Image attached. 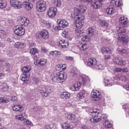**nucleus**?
<instances>
[{"label":"nucleus","mask_w":129,"mask_h":129,"mask_svg":"<svg viewBox=\"0 0 129 129\" xmlns=\"http://www.w3.org/2000/svg\"><path fill=\"white\" fill-rule=\"evenodd\" d=\"M62 128L63 129H72L74 126L70 124H68V122H64L62 124Z\"/></svg>","instance_id":"72a5a7b5"},{"label":"nucleus","mask_w":129,"mask_h":129,"mask_svg":"<svg viewBox=\"0 0 129 129\" xmlns=\"http://www.w3.org/2000/svg\"><path fill=\"white\" fill-rule=\"evenodd\" d=\"M90 115H92V117L90 119L91 122H98L100 121L102 119H104L105 121H107L108 120L107 119V115L106 114H103L101 115V117L99 116L100 114V112L94 111H90Z\"/></svg>","instance_id":"f03ea898"},{"label":"nucleus","mask_w":129,"mask_h":129,"mask_svg":"<svg viewBox=\"0 0 129 129\" xmlns=\"http://www.w3.org/2000/svg\"><path fill=\"white\" fill-rule=\"evenodd\" d=\"M8 87V85L5 82H0V89H5Z\"/></svg>","instance_id":"c03bdc74"},{"label":"nucleus","mask_w":129,"mask_h":129,"mask_svg":"<svg viewBox=\"0 0 129 129\" xmlns=\"http://www.w3.org/2000/svg\"><path fill=\"white\" fill-rule=\"evenodd\" d=\"M40 59H35L34 60V64L35 65H39L40 64Z\"/></svg>","instance_id":"bf43d9fd"},{"label":"nucleus","mask_w":129,"mask_h":129,"mask_svg":"<svg viewBox=\"0 0 129 129\" xmlns=\"http://www.w3.org/2000/svg\"><path fill=\"white\" fill-rule=\"evenodd\" d=\"M42 23L44 24V25H47L48 27H50V28L51 26H52V24H51V22H50L49 21L43 20Z\"/></svg>","instance_id":"603ef678"},{"label":"nucleus","mask_w":129,"mask_h":129,"mask_svg":"<svg viewBox=\"0 0 129 129\" xmlns=\"http://www.w3.org/2000/svg\"><path fill=\"white\" fill-rule=\"evenodd\" d=\"M14 47L17 49H24L26 47V43L24 42H16L14 44Z\"/></svg>","instance_id":"b1692460"},{"label":"nucleus","mask_w":129,"mask_h":129,"mask_svg":"<svg viewBox=\"0 0 129 129\" xmlns=\"http://www.w3.org/2000/svg\"><path fill=\"white\" fill-rule=\"evenodd\" d=\"M102 53H104V54H112V51L108 47H103L101 49Z\"/></svg>","instance_id":"c756f323"},{"label":"nucleus","mask_w":129,"mask_h":129,"mask_svg":"<svg viewBox=\"0 0 129 129\" xmlns=\"http://www.w3.org/2000/svg\"><path fill=\"white\" fill-rule=\"evenodd\" d=\"M113 71L115 72H121L122 73H126L128 71V69L127 68H124L123 69L115 68L113 69Z\"/></svg>","instance_id":"393cba45"},{"label":"nucleus","mask_w":129,"mask_h":129,"mask_svg":"<svg viewBox=\"0 0 129 129\" xmlns=\"http://www.w3.org/2000/svg\"><path fill=\"white\" fill-rule=\"evenodd\" d=\"M17 20L21 26H28V24H30V20L29 19L25 17H19L17 18Z\"/></svg>","instance_id":"1a4fd4ad"},{"label":"nucleus","mask_w":129,"mask_h":129,"mask_svg":"<svg viewBox=\"0 0 129 129\" xmlns=\"http://www.w3.org/2000/svg\"><path fill=\"white\" fill-rule=\"evenodd\" d=\"M104 1L105 0H95V2H93L91 3V7L95 10H96V9H99V8L102 6V4Z\"/></svg>","instance_id":"9b49d317"},{"label":"nucleus","mask_w":129,"mask_h":129,"mask_svg":"<svg viewBox=\"0 0 129 129\" xmlns=\"http://www.w3.org/2000/svg\"><path fill=\"white\" fill-rule=\"evenodd\" d=\"M0 102H6L7 103L8 102H10V100L7 98H4L3 97L0 98Z\"/></svg>","instance_id":"3c124183"},{"label":"nucleus","mask_w":129,"mask_h":129,"mask_svg":"<svg viewBox=\"0 0 129 129\" xmlns=\"http://www.w3.org/2000/svg\"><path fill=\"white\" fill-rule=\"evenodd\" d=\"M58 77V80L60 83L64 82L66 79H67V76L65 75V73L60 72L57 74Z\"/></svg>","instance_id":"f3484780"},{"label":"nucleus","mask_w":129,"mask_h":129,"mask_svg":"<svg viewBox=\"0 0 129 129\" xmlns=\"http://www.w3.org/2000/svg\"><path fill=\"white\" fill-rule=\"evenodd\" d=\"M65 116L69 120H72V121L75 120L76 119V116L74 114L67 113L65 114Z\"/></svg>","instance_id":"5701e85b"},{"label":"nucleus","mask_w":129,"mask_h":129,"mask_svg":"<svg viewBox=\"0 0 129 129\" xmlns=\"http://www.w3.org/2000/svg\"><path fill=\"white\" fill-rule=\"evenodd\" d=\"M49 54L50 55H52V56H56V55H57V56H60V55H61V52L60 51L55 50L50 51Z\"/></svg>","instance_id":"79ce46f5"},{"label":"nucleus","mask_w":129,"mask_h":129,"mask_svg":"<svg viewBox=\"0 0 129 129\" xmlns=\"http://www.w3.org/2000/svg\"><path fill=\"white\" fill-rule=\"evenodd\" d=\"M86 10H87V8L84 5H81L78 8L74 9L75 13L72 17L76 21L75 25L78 30L81 29L84 25V19L85 18L81 14H84L86 12Z\"/></svg>","instance_id":"f257e3e1"},{"label":"nucleus","mask_w":129,"mask_h":129,"mask_svg":"<svg viewBox=\"0 0 129 129\" xmlns=\"http://www.w3.org/2000/svg\"><path fill=\"white\" fill-rule=\"evenodd\" d=\"M124 88H125V89H126V90H129V83H128L127 84L125 85L124 86Z\"/></svg>","instance_id":"69168bd1"},{"label":"nucleus","mask_w":129,"mask_h":129,"mask_svg":"<svg viewBox=\"0 0 129 129\" xmlns=\"http://www.w3.org/2000/svg\"><path fill=\"white\" fill-rule=\"evenodd\" d=\"M57 23V24L56 26H55V25L53 26L54 29L56 30H63L64 28H66V27H68V26H69V24L65 20L58 19Z\"/></svg>","instance_id":"20e7f679"},{"label":"nucleus","mask_w":129,"mask_h":129,"mask_svg":"<svg viewBox=\"0 0 129 129\" xmlns=\"http://www.w3.org/2000/svg\"><path fill=\"white\" fill-rule=\"evenodd\" d=\"M105 86H112L113 85V81L111 79H107L104 80Z\"/></svg>","instance_id":"cd10ccee"},{"label":"nucleus","mask_w":129,"mask_h":129,"mask_svg":"<svg viewBox=\"0 0 129 129\" xmlns=\"http://www.w3.org/2000/svg\"><path fill=\"white\" fill-rule=\"evenodd\" d=\"M113 61L115 64H117V65H123L122 60L119 59L117 57H114Z\"/></svg>","instance_id":"2f4dec72"},{"label":"nucleus","mask_w":129,"mask_h":129,"mask_svg":"<svg viewBox=\"0 0 129 129\" xmlns=\"http://www.w3.org/2000/svg\"><path fill=\"white\" fill-rule=\"evenodd\" d=\"M39 35L44 40L49 39V32L46 29H43L39 33Z\"/></svg>","instance_id":"dca6fc26"},{"label":"nucleus","mask_w":129,"mask_h":129,"mask_svg":"<svg viewBox=\"0 0 129 129\" xmlns=\"http://www.w3.org/2000/svg\"><path fill=\"white\" fill-rule=\"evenodd\" d=\"M6 7H7V3L2 0H0V9H5Z\"/></svg>","instance_id":"de8ad7c7"},{"label":"nucleus","mask_w":129,"mask_h":129,"mask_svg":"<svg viewBox=\"0 0 129 129\" xmlns=\"http://www.w3.org/2000/svg\"><path fill=\"white\" fill-rule=\"evenodd\" d=\"M46 10V2L40 1L38 2V11L44 12Z\"/></svg>","instance_id":"4468645a"},{"label":"nucleus","mask_w":129,"mask_h":129,"mask_svg":"<svg viewBox=\"0 0 129 129\" xmlns=\"http://www.w3.org/2000/svg\"><path fill=\"white\" fill-rule=\"evenodd\" d=\"M105 125L106 127H108V128L112 127V124H111V123H109V122H108V120L106 121L105 122Z\"/></svg>","instance_id":"864d4df0"},{"label":"nucleus","mask_w":129,"mask_h":129,"mask_svg":"<svg viewBox=\"0 0 129 129\" xmlns=\"http://www.w3.org/2000/svg\"><path fill=\"white\" fill-rule=\"evenodd\" d=\"M11 100L12 101H17V100H18V97L17 96L13 97L11 99Z\"/></svg>","instance_id":"0e129e2a"},{"label":"nucleus","mask_w":129,"mask_h":129,"mask_svg":"<svg viewBox=\"0 0 129 129\" xmlns=\"http://www.w3.org/2000/svg\"><path fill=\"white\" fill-rule=\"evenodd\" d=\"M77 97L78 98H80V99L84 98L85 97V91L82 90L79 94H78Z\"/></svg>","instance_id":"ea45409f"},{"label":"nucleus","mask_w":129,"mask_h":129,"mask_svg":"<svg viewBox=\"0 0 129 129\" xmlns=\"http://www.w3.org/2000/svg\"><path fill=\"white\" fill-rule=\"evenodd\" d=\"M10 4L16 10L21 9L22 8V4L21 2L16 1H10Z\"/></svg>","instance_id":"2eb2a0df"},{"label":"nucleus","mask_w":129,"mask_h":129,"mask_svg":"<svg viewBox=\"0 0 129 129\" xmlns=\"http://www.w3.org/2000/svg\"><path fill=\"white\" fill-rule=\"evenodd\" d=\"M57 45L59 47H60V48H62V49H66V48H67V47L69 46L68 41H66L65 40H60Z\"/></svg>","instance_id":"a211bd4d"},{"label":"nucleus","mask_w":129,"mask_h":129,"mask_svg":"<svg viewBox=\"0 0 129 129\" xmlns=\"http://www.w3.org/2000/svg\"><path fill=\"white\" fill-rule=\"evenodd\" d=\"M46 64H47V60H46V59H40V64L41 65V66H45Z\"/></svg>","instance_id":"09e8293b"},{"label":"nucleus","mask_w":129,"mask_h":129,"mask_svg":"<svg viewBox=\"0 0 129 129\" xmlns=\"http://www.w3.org/2000/svg\"><path fill=\"white\" fill-rule=\"evenodd\" d=\"M106 13L107 15L112 16V15H113L115 13V10L113 8H108L106 10Z\"/></svg>","instance_id":"7c9ffc66"},{"label":"nucleus","mask_w":129,"mask_h":129,"mask_svg":"<svg viewBox=\"0 0 129 129\" xmlns=\"http://www.w3.org/2000/svg\"><path fill=\"white\" fill-rule=\"evenodd\" d=\"M50 93L51 89L48 87H43L40 90V94H41V96H43V97H47V96H48L49 94Z\"/></svg>","instance_id":"0eeeda50"},{"label":"nucleus","mask_w":129,"mask_h":129,"mask_svg":"<svg viewBox=\"0 0 129 129\" xmlns=\"http://www.w3.org/2000/svg\"><path fill=\"white\" fill-rule=\"evenodd\" d=\"M53 5L55 7H61V5H62V3H61V0H54L53 2Z\"/></svg>","instance_id":"37998d69"},{"label":"nucleus","mask_w":129,"mask_h":129,"mask_svg":"<svg viewBox=\"0 0 129 129\" xmlns=\"http://www.w3.org/2000/svg\"><path fill=\"white\" fill-rule=\"evenodd\" d=\"M5 77V74L0 73V79H3Z\"/></svg>","instance_id":"338daca9"},{"label":"nucleus","mask_w":129,"mask_h":129,"mask_svg":"<svg viewBox=\"0 0 129 129\" xmlns=\"http://www.w3.org/2000/svg\"><path fill=\"white\" fill-rule=\"evenodd\" d=\"M14 34L21 37L25 34V28L21 25H17L14 28Z\"/></svg>","instance_id":"39448f33"},{"label":"nucleus","mask_w":129,"mask_h":129,"mask_svg":"<svg viewBox=\"0 0 129 129\" xmlns=\"http://www.w3.org/2000/svg\"><path fill=\"white\" fill-rule=\"evenodd\" d=\"M70 96H71V95L68 92H63L60 94V97L62 99H69Z\"/></svg>","instance_id":"bb28decb"},{"label":"nucleus","mask_w":129,"mask_h":129,"mask_svg":"<svg viewBox=\"0 0 129 129\" xmlns=\"http://www.w3.org/2000/svg\"><path fill=\"white\" fill-rule=\"evenodd\" d=\"M5 66L7 68L6 71L9 72V71H11V70H12V68H11V64H10V63H9V62H6Z\"/></svg>","instance_id":"8fccbe9b"},{"label":"nucleus","mask_w":129,"mask_h":129,"mask_svg":"<svg viewBox=\"0 0 129 129\" xmlns=\"http://www.w3.org/2000/svg\"><path fill=\"white\" fill-rule=\"evenodd\" d=\"M22 72L24 73H29L31 71V67L26 66L23 68L22 70Z\"/></svg>","instance_id":"a19ab883"},{"label":"nucleus","mask_w":129,"mask_h":129,"mask_svg":"<svg viewBox=\"0 0 129 129\" xmlns=\"http://www.w3.org/2000/svg\"><path fill=\"white\" fill-rule=\"evenodd\" d=\"M119 51L122 55H127V54H128V52H129V49H121Z\"/></svg>","instance_id":"49530a36"},{"label":"nucleus","mask_w":129,"mask_h":129,"mask_svg":"<svg viewBox=\"0 0 129 129\" xmlns=\"http://www.w3.org/2000/svg\"><path fill=\"white\" fill-rule=\"evenodd\" d=\"M99 23L100 24V26L102 27V28H107V27H108V23L106 21L100 20Z\"/></svg>","instance_id":"e433bc0d"},{"label":"nucleus","mask_w":129,"mask_h":129,"mask_svg":"<svg viewBox=\"0 0 129 129\" xmlns=\"http://www.w3.org/2000/svg\"><path fill=\"white\" fill-rule=\"evenodd\" d=\"M51 80L53 83H59V78L58 77V74L57 73L51 74Z\"/></svg>","instance_id":"412c9836"},{"label":"nucleus","mask_w":129,"mask_h":129,"mask_svg":"<svg viewBox=\"0 0 129 129\" xmlns=\"http://www.w3.org/2000/svg\"><path fill=\"white\" fill-rule=\"evenodd\" d=\"M81 86V83L79 82H76L73 86L71 87V89L73 90V91H74L75 90L76 91H78L79 89H80V87Z\"/></svg>","instance_id":"4be33fe9"},{"label":"nucleus","mask_w":129,"mask_h":129,"mask_svg":"<svg viewBox=\"0 0 129 129\" xmlns=\"http://www.w3.org/2000/svg\"><path fill=\"white\" fill-rule=\"evenodd\" d=\"M41 51H42V52H43L44 53H46V52H47V48H46L45 47H42Z\"/></svg>","instance_id":"e2e57ef3"},{"label":"nucleus","mask_w":129,"mask_h":129,"mask_svg":"<svg viewBox=\"0 0 129 129\" xmlns=\"http://www.w3.org/2000/svg\"><path fill=\"white\" fill-rule=\"evenodd\" d=\"M82 41L83 42H89V38L87 36H85L82 38Z\"/></svg>","instance_id":"5fc2aeb1"},{"label":"nucleus","mask_w":129,"mask_h":129,"mask_svg":"<svg viewBox=\"0 0 129 129\" xmlns=\"http://www.w3.org/2000/svg\"><path fill=\"white\" fill-rule=\"evenodd\" d=\"M66 59L67 60H71V61H73V57L72 56H66Z\"/></svg>","instance_id":"680f3d73"},{"label":"nucleus","mask_w":129,"mask_h":129,"mask_svg":"<svg viewBox=\"0 0 129 129\" xmlns=\"http://www.w3.org/2000/svg\"><path fill=\"white\" fill-rule=\"evenodd\" d=\"M79 48L80 50H82V51H85V50H87V49L89 48V45L86 43L84 44H80L79 45Z\"/></svg>","instance_id":"c9c22d12"},{"label":"nucleus","mask_w":129,"mask_h":129,"mask_svg":"<svg viewBox=\"0 0 129 129\" xmlns=\"http://www.w3.org/2000/svg\"><path fill=\"white\" fill-rule=\"evenodd\" d=\"M87 35L89 36V37H93V35H94V30L92 28H89L86 30Z\"/></svg>","instance_id":"473e14b6"},{"label":"nucleus","mask_w":129,"mask_h":129,"mask_svg":"<svg viewBox=\"0 0 129 129\" xmlns=\"http://www.w3.org/2000/svg\"><path fill=\"white\" fill-rule=\"evenodd\" d=\"M81 80L84 85H89L90 86V78H89V77L85 75H82L81 76Z\"/></svg>","instance_id":"ddd939ff"},{"label":"nucleus","mask_w":129,"mask_h":129,"mask_svg":"<svg viewBox=\"0 0 129 129\" xmlns=\"http://www.w3.org/2000/svg\"><path fill=\"white\" fill-rule=\"evenodd\" d=\"M55 69L58 71H60L61 69L65 70L66 69V64H58L55 67Z\"/></svg>","instance_id":"4c0bfd02"},{"label":"nucleus","mask_w":129,"mask_h":129,"mask_svg":"<svg viewBox=\"0 0 129 129\" xmlns=\"http://www.w3.org/2000/svg\"><path fill=\"white\" fill-rule=\"evenodd\" d=\"M119 23H120L121 24H123V25H124L125 26L126 25H127V19L125 18V19H124V17H120L119 19Z\"/></svg>","instance_id":"58836bf2"},{"label":"nucleus","mask_w":129,"mask_h":129,"mask_svg":"<svg viewBox=\"0 0 129 129\" xmlns=\"http://www.w3.org/2000/svg\"><path fill=\"white\" fill-rule=\"evenodd\" d=\"M47 127L48 128V129H54L55 127H54V125L50 124L47 126Z\"/></svg>","instance_id":"052dcab7"},{"label":"nucleus","mask_w":129,"mask_h":129,"mask_svg":"<svg viewBox=\"0 0 129 129\" xmlns=\"http://www.w3.org/2000/svg\"><path fill=\"white\" fill-rule=\"evenodd\" d=\"M38 52L39 50H38L37 48H33L30 50V53L32 55H35V54H36V53H38Z\"/></svg>","instance_id":"a18cd8bd"},{"label":"nucleus","mask_w":129,"mask_h":129,"mask_svg":"<svg viewBox=\"0 0 129 129\" xmlns=\"http://www.w3.org/2000/svg\"><path fill=\"white\" fill-rule=\"evenodd\" d=\"M22 7L23 8H25L26 10H27V11H30V10H32L33 9V5L32 4L28 2H24L22 3Z\"/></svg>","instance_id":"6ab92c4d"},{"label":"nucleus","mask_w":129,"mask_h":129,"mask_svg":"<svg viewBox=\"0 0 129 129\" xmlns=\"http://www.w3.org/2000/svg\"><path fill=\"white\" fill-rule=\"evenodd\" d=\"M111 58V56H110V55L107 54V55H105L104 56V59L105 60H109V59Z\"/></svg>","instance_id":"13d9d810"},{"label":"nucleus","mask_w":129,"mask_h":129,"mask_svg":"<svg viewBox=\"0 0 129 129\" xmlns=\"http://www.w3.org/2000/svg\"><path fill=\"white\" fill-rule=\"evenodd\" d=\"M91 96L94 101H97L101 99V93L97 90H94L91 93Z\"/></svg>","instance_id":"423d86ee"},{"label":"nucleus","mask_w":129,"mask_h":129,"mask_svg":"<svg viewBox=\"0 0 129 129\" xmlns=\"http://www.w3.org/2000/svg\"><path fill=\"white\" fill-rule=\"evenodd\" d=\"M122 5V2L119 0H111V6H113L115 8L120 7Z\"/></svg>","instance_id":"aec40b11"},{"label":"nucleus","mask_w":129,"mask_h":129,"mask_svg":"<svg viewBox=\"0 0 129 129\" xmlns=\"http://www.w3.org/2000/svg\"><path fill=\"white\" fill-rule=\"evenodd\" d=\"M57 13V8L54 7L50 8L47 11V16L49 18H54Z\"/></svg>","instance_id":"f8f14e48"},{"label":"nucleus","mask_w":129,"mask_h":129,"mask_svg":"<svg viewBox=\"0 0 129 129\" xmlns=\"http://www.w3.org/2000/svg\"><path fill=\"white\" fill-rule=\"evenodd\" d=\"M50 44L51 45V46H55V41H51L50 42Z\"/></svg>","instance_id":"774afa93"},{"label":"nucleus","mask_w":129,"mask_h":129,"mask_svg":"<svg viewBox=\"0 0 129 129\" xmlns=\"http://www.w3.org/2000/svg\"><path fill=\"white\" fill-rule=\"evenodd\" d=\"M116 30L117 34L119 35L117 40L121 43H124L125 44L128 42V36H125L126 33L125 32V29L124 28H121L117 26L116 28Z\"/></svg>","instance_id":"7ed1b4c3"},{"label":"nucleus","mask_w":129,"mask_h":129,"mask_svg":"<svg viewBox=\"0 0 129 129\" xmlns=\"http://www.w3.org/2000/svg\"><path fill=\"white\" fill-rule=\"evenodd\" d=\"M76 35L77 36H78V37H82V36H83V32H82V31H81V30H79L76 32Z\"/></svg>","instance_id":"6e6d98bb"},{"label":"nucleus","mask_w":129,"mask_h":129,"mask_svg":"<svg viewBox=\"0 0 129 129\" xmlns=\"http://www.w3.org/2000/svg\"><path fill=\"white\" fill-rule=\"evenodd\" d=\"M97 62V60L95 58H89L87 62H85V64L88 67H90L91 68L94 69Z\"/></svg>","instance_id":"9d476101"},{"label":"nucleus","mask_w":129,"mask_h":129,"mask_svg":"<svg viewBox=\"0 0 129 129\" xmlns=\"http://www.w3.org/2000/svg\"><path fill=\"white\" fill-rule=\"evenodd\" d=\"M21 80L22 81H24V82H28L29 81V76L26 74H22L20 76Z\"/></svg>","instance_id":"f704fd0d"},{"label":"nucleus","mask_w":129,"mask_h":129,"mask_svg":"<svg viewBox=\"0 0 129 129\" xmlns=\"http://www.w3.org/2000/svg\"><path fill=\"white\" fill-rule=\"evenodd\" d=\"M7 55L8 56H9V57H13V56H14V51L11 50V51L8 52Z\"/></svg>","instance_id":"4d7b16f0"},{"label":"nucleus","mask_w":129,"mask_h":129,"mask_svg":"<svg viewBox=\"0 0 129 129\" xmlns=\"http://www.w3.org/2000/svg\"><path fill=\"white\" fill-rule=\"evenodd\" d=\"M15 117L16 119H18V120H21V121H24V124L27 125H33V123L29 120H26L25 118L24 117L23 114H21L18 115H16Z\"/></svg>","instance_id":"6e6552de"},{"label":"nucleus","mask_w":129,"mask_h":129,"mask_svg":"<svg viewBox=\"0 0 129 129\" xmlns=\"http://www.w3.org/2000/svg\"><path fill=\"white\" fill-rule=\"evenodd\" d=\"M13 109L14 111H19V112H21V111L24 110V108L20 105H14L13 107Z\"/></svg>","instance_id":"c85d7f7f"},{"label":"nucleus","mask_w":129,"mask_h":129,"mask_svg":"<svg viewBox=\"0 0 129 129\" xmlns=\"http://www.w3.org/2000/svg\"><path fill=\"white\" fill-rule=\"evenodd\" d=\"M94 69L95 70H103L104 69V66L101 62H97Z\"/></svg>","instance_id":"a878e982"}]
</instances>
